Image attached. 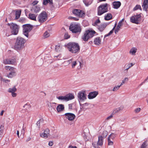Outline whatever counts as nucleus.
Returning a JSON list of instances; mask_svg holds the SVG:
<instances>
[{"label": "nucleus", "mask_w": 148, "mask_h": 148, "mask_svg": "<svg viewBox=\"0 0 148 148\" xmlns=\"http://www.w3.org/2000/svg\"><path fill=\"white\" fill-rule=\"evenodd\" d=\"M25 42V40L23 38L20 37H17L14 46L15 49L17 51L22 50L24 47Z\"/></svg>", "instance_id": "nucleus-1"}, {"label": "nucleus", "mask_w": 148, "mask_h": 148, "mask_svg": "<svg viewBox=\"0 0 148 148\" xmlns=\"http://www.w3.org/2000/svg\"><path fill=\"white\" fill-rule=\"evenodd\" d=\"M68 50L72 53H76L80 50L79 46L78 43L75 42H70L66 45Z\"/></svg>", "instance_id": "nucleus-2"}, {"label": "nucleus", "mask_w": 148, "mask_h": 148, "mask_svg": "<svg viewBox=\"0 0 148 148\" xmlns=\"http://www.w3.org/2000/svg\"><path fill=\"white\" fill-rule=\"evenodd\" d=\"M103 133L105 134V136H99L98 137V140L97 142H94L92 143V145L95 148H100L103 145V140L104 138H105L107 136V132L105 131L103 132Z\"/></svg>", "instance_id": "nucleus-3"}, {"label": "nucleus", "mask_w": 148, "mask_h": 148, "mask_svg": "<svg viewBox=\"0 0 148 148\" xmlns=\"http://www.w3.org/2000/svg\"><path fill=\"white\" fill-rule=\"evenodd\" d=\"M94 30H88L85 31L84 35L82 36V39L85 41H87L88 39L92 37L95 33Z\"/></svg>", "instance_id": "nucleus-4"}, {"label": "nucleus", "mask_w": 148, "mask_h": 148, "mask_svg": "<svg viewBox=\"0 0 148 148\" xmlns=\"http://www.w3.org/2000/svg\"><path fill=\"white\" fill-rule=\"evenodd\" d=\"M7 25L10 26L11 33L12 34L16 35L18 34L19 28L18 26L13 23H8Z\"/></svg>", "instance_id": "nucleus-5"}, {"label": "nucleus", "mask_w": 148, "mask_h": 148, "mask_svg": "<svg viewBox=\"0 0 148 148\" xmlns=\"http://www.w3.org/2000/svg\"><path fill=\"white\" fill-rule=\"evenodd\" d=\"M108 4L106 3L101 5L98 7L97 14L101 15L108 11Z\"/></svg>", "instance_id": "nucleus-6"}, {"label": "nucleus", "mask_w": 148, "mask_h": 148, "mask_svg": "<svg viewBox=\"0 0 148 148\" xmlns=\"http://www.w3.org/2000/svg\"><path fill=\"white\" fill-rule=\"evenodd\" d=\"M69 29L73 33H80L81 30L79 25L75 24L71 25L69 27Z\"/></svg>", "instance_id": "nucleus-7"}, {"label": "nucleus", "mask_w": 148, "mask_h": 148, "mask_svg": "<svg viewBox=\"0 0 148 148\" xmlns=\"http://www.w3.org/2000/svg\"><path fill=\"white\" fill-rule=\"evenodd\" d=\"M23 34L28 38L29 36V33L32 29V26L29 24H27L23 25Z\"/></svg>", "instance_id": "nucleus-8"}, {"label": "nucleus", "mask_w": 148, "mask_h": 148, "mask_svg": "<svg viewBox=\"0 0 148 148\" xmlns=\"http://www.w3.org/2000/svg\"><path fill=\"white\" fill-rule=\"evenodd\" d=\"M77 97L79 103L84 101L87 99L86 91L85 90L79 91L77 94Z\"/></svg>", "instance_id": "nucleus-9"}, {"label": "nucleus", "mask_w": 148, "mask_h": 148, "mask_svg": "<svg viewBox=\"0 0 148 148\" xmlns=\"http://www.w3.org/2000/svg\"><path fill=\"white\" fill-rule=\"evenodd\" d=\"M141 19V16L140 14H137L132 16L130 18V21L134 23L138 24Z\"/></svg>", "instance_id": "nucleus-10"}, {"label": "nucleus", "mask_w": 148, "mask_h": 148, "mask_svg": "<svg viewBox=\"0 0 148 148\" xmlns=\"http://www.w3.org/2000/svg\"><path fill=\"white\" fill-rule=\"evenodd\" d=\"M47 18V14L46 12L43 11L39 15L38 17V21L40 23L45 21Z\"/></svg>", "instance_id": "nucleus-11"}, {"label": "nucleus", "mask_w": 148, "mask_h": 148, "mask_svg": "<svg viewBox=\"0 0 148 148\" xmlns=\"http://www.w3.org/2000/svg\"><path fill=\"white\" fill-rule=\"evenodd\" d=\"M74 98V96L72 94H68L64 96H60L57 97L59 100L66 101L72 99Z\"/></svg>", "instance_id": "nucleus-12"}, {"label": "nucleus", "mask_w": 148, "mask_h": 148, "mask_svg": "<svg viewBox=\"0 0 148 148\" xmlns=\"http://www.w3.org/2000/svg\"><path fill=\"white\" fill-rule=\"evenodd\" d=\"M72 12L75 15L79 17L83 16L84 13L83 11L79 9H75L73 10Z\"/></svg>", "instance_id": "nucleus-13"}, {"label": "nucleus", "mask_w": 148, "mask_h": 148, "mask_svg": "<svg viewBox=\"0 0 148 148\" xmlns=\"http://www.w3.org/2000/svg\"><path fill=\"white\" fill-rule=\"evenodd\" d=\"M49 131V129L47 128L45 130L44 133L40 134V136L42 138H47L50 136Z\"/></svg>", "instance_id": "nucleus-14"}, {"label": "nucleus", "mask_w": 148, "mask_h": 148, "mask_svg": "<svg viewBox=\"0 0 148 148\" xmlns=\"http://www.w3.org/2000/svg\"><path fill=\"white\" fill-rule=\"evenodd\" d=\"M17 90V89L15 86H13L12 88H10L9 89L8 92L11 93L12 96L13 97H16L17 95V94L15 93Z\"/></svg>", "instance_id": "nucleus-15"}, {"label": "nucleus", "mask_w": 148, "mask_h": 148, "mask_svg": "<svg viewBox=\"0 0 148 148\" xmlns=\"http://www.w3.org/2000/svg\"><path fill=\"white\" fill-rule=\"evenodd\" d=\"M64 115L66 116V118L69 121H71L73 120L75 117V114L71 113H66Z\"/></svg>", "instance_id": "nucleus-16"}, {"label": "nucleus", "mask_w": 148, "mask_h": 148, "mask_svg": "<svg viewBox=\"0 0 148 148\" xmlns=\"http://www.w3.org/2000/svg\"><path fill=\"white\" fill-rule=\"evenodd\" d=\"M98 92L95 91L91 92L89 93L88 95V98L89 99H92L98 95Z\"/></svg>", "instance_id": "nucleus-17"}, {"label": "nucleus", "mask_w": 148, "mask_h": 148, "mask_svg": "<svg viewBox=\"0 0 148 148\" xmlns=\"http://www.w3.org/2000/svg\"><path fill=\"white\" fill-rule=\"evenodd\" d=\"M16 69L10 71L7 75V76L9 78H12L16 75Z\"/></svg>", "instance_id": "nucleus-18"}, {"label": "nucleus", "mask_w": 148, "mask_h": 148, "mask_svg": "<svg viewBox=\"0 0 148 148\" xmlns=\"http://www.w3.org/2000/svg\"><path fill=\"white\" fill-rule=\"evenodd\" d=\"M31 10L33 12L37 13L40 11V9L38 6H34L32 7Z\"/></svg>", "instance_id": "nucleus-19"}, {"label": "nucleus", "mask_w": 148, "mask_h": 148, "mask_svg": "<svg viewBox=\"0 0 148 148\" xmlns=\"http://www.w3.org/2000/svg\"><path fill=\"white\" fill-rule=\"evenodd\" d=\"M142 7L144 10L147 11L148 8V0H144Z\"/></svg>", "instance_id": "nucleus-20"}, {"label": "nucleus", "mask_w": 148, "mask_h": 148, "mask_svg": "<svg viewBox=\"0 0 148 148\" xmlns=\"http://www.w3.org/2000/svg\"><path fill=\"white\" fill-rule=\"evenodd\" d=\"M16 57H13L11 58H10V64L15 65L16 63Z\"/></svg>", "instance_id": "nucleus-21"}, {"label": "nucleus", "mask_w": 148, "mask_h": 148, "mask_svg": "<svg viewBox=\"0 0 148 148\" xmlns=\"http://www.w3.org/2000/svg\"><path fill=\"white\" fill-rule=\"evenodd\" d=\"M64 109V106L62 104H59L57 107V110L58 112H60Z\"/></svg>", "instance_id": "nucleus-22"}, {"label": "nucleus", "mask_w": 148, "mask_h": 148, "mask_svg": "<svg viewBox=\"0 0 148 148\" xmlns=\"http://www.w3.org/2000/svg\"><path fill=\"white\" fill-rule=\"evenodd\" d=\"M94 42L95 45H99L101 43V39L100 37H97L94 39Z\"/></svg>", "instance_id": "nucleus-23"}, {"label": "nucleus", "mask_w": 148, "mask_h": 148, "mask_svg": "<svg viewBox=\"0 0 148 148\" xmlns=\"http://www.w3.org/2000/svg\"><path fill=\"white\" fill-rule=\"evenodd\" d=\"M113 4L114 8L117 9L120 6L121 3L119 1H115L113 3Z\"/></svg>", "instance_id": "nucleus-24"}, {"label": "nucleus", "mask_w": 148, "mask_h": 148, "mask_svg": "<svg viewBox=\"0 0 148 148\" xmlns=\"http://www.w3.org/2000/svg\"><path fill=\"white\" fill-rule=\"evenodd\" d=\"M36 15H35L34 14L30 13L29 15V18L32 20L35 21H36Z\"/></svg>", "instance_id": "nucleus-25"}, {"label": "nucleus", "mask_w": 148, "mask_h": 148, "mask_svg": "<svg viewBox=\"0 0 148 148\" xmlns=\"http://www.w3.org/2000/svg\"><path fill=\"white\" fill-rule=\"evenodd\" d=\"M122 25V23H118V25H117L116 29L115 30V33L116 34L119 31Z\"/></svg>", "instance_id": "nucleus-26"}, {"label": "nucleus", "mask_w": 148, "mask_h": 148, "mask_svg": "<svg viewBox=\"0 0 148 148\" xmlns=\"http://www.w3.org/2000/svg\"><path fill=\"white\" fill-rule=\"evenodd\" d=\"M112 18V16L110 13H108L105 16L104 19L105 20L108 21L111 19Z\"/></svg>", "instance_id": "nucleus-27"}, {"label": "nucleus", "mask_w": 148, "mask_h": 148, "mask_svg": "<svg viewBox=\"0 0 148 148\" xmlns=\"http://www.w3.org/2000/svg\"><path fill=\"white\" fill-rule=\"evenodd\" d=\"M106 26V24H102L98 26V28L100 31H102L105 28Z\"/></svg>", "instance_id": "nucleus-28"}, {"label": "nucleus", "mask_w": 148, "mask_h": 148, "mask_svg": "<svg viewBox=\"0 0 148 148\" xmlns=\"http://www.w3.org/2000/svg\"><path fill=\"white\" fill-rule=\"evenodd\" d=\"M116 23L115 24L114 26V27H113L112 29L110 31V32L108 34H106L104 36V38L108 36H110L113 32V31L114 30L115 28V27L116 26Z\"/></svg>", "instance_id": "nucleus-29"}, {"label": "nucleus", "mask_w": 148, "mask_h": 148, "mask_svg": "<svg viewBox=\"0 0 148 148\" xmlns=\"http://www.w3.org/2000/svg\"><path fill=\"white\" fill-rule=\"evenodd\" d=\"M137 51V49L135 47H133L131 49L129 53L132 55H135V53Z\"/></svg>", "instance_id": "nucleus-30"}, {"label": "nucleus", "mask_w": 148, "mask_h": 148, "mask_svg": "<svg viewBox=\"0 0 148 148\" xmlns=\"http://www.w3.org/2000/svg\"><path fill=\"white\" fill-rule=\"evenodd\" d=\"M21 10H17L16 12V16L15 18V19H17L19 18L21 14Z\"/></svg>", "instance_id": "nucleus-31"}, {"label": "nucleus", "mask_w": 148, "mask_h": 148, "mask_svg": "<svg viewBox=\"0 0 148 148\" xmlns=\"http://www.w3.org/2000/svg\"><path fill=\"white\" fill-rule=\"evenodd\" d=\"M5 69L6 70L10 71L16 69L15 68L13 67L10 66H5Z\"/></svg>", "instance_id": "nucleus-32"}, {"label": "nucleus", "mask_w": 148, "mask_h": 148, "mask_svg": "<svg viewBox=\"0 0 148 148\" xmlns=\"http://www.w3.org/2000/svg\"><path fill=\"white\" fill-rule=\"evenodd\" d=\"M4 126L1 125L0 127V138L2 137L3 134Z\"/></svg>", "instance_id": "nucleus-33"}, {"label": "nucleus", "mask_w": 148, "mask_h": 148, "mask_svg": "<svg viewBox=\"0 0 148 148\" xmlns=\"http://www.w3.org/2000/svg\"><path fill=\"white\" fill-rule=\"evenodd\" d=\"M52 3V0H44L43 4L44 5H46L48 3L51 4Z\"/></svg>", "instance_id": "nucleus-34"}, {"label": "nucleus", "mask_w": 148, "mask_h": 148, "mask_svg": "<svg viewBox=\"0 0 148 148\" xmlns=\"http://www.w3.org/2000/svg\"><path fill=\"white\" fill-rule=\"evenodd\" d=\"M62 46L61 45L58 44L56 46L55 49L57 51H60L61 49Z\"/></svg>", "instance_id": "nucleus-35"}, {"label": "nucleus", "mask_w": 148, "mask_h": 148, "mask_svg": "<svg viewBox=\"0 0 148 148\" xmlns=\"http://www.w3.org/2000/svg\"><path fill=\"white\" fill-rule=\"evenodd\" d=\"M10 58H7L3 60V63L5 64H10Z\"/></svg>", "instance_id": "nucleus-36"}, {"label": "nucleus", "mask_w": 148, "mask_h": 148, "mask_svg": "<svg viewBox=\"0 0 148 148\" xmlns=\"http://www.w3.org/2000/svg\"><path fill=\"white\" fill-rule=\"evenodd\" d=\"M134 65V64L132 63H129L126 64L125 66V67L126 68L125 70H127L131 67L132 66Z\"/></svg>", "instance_id": "nucleus-37"}, {"label": "nucleus", "mask_w": 148, "mask_h": 148, "mask_svg": "<svg viewBox=\"0 0 148 148\" xmlns=\"http://www.w3.org/2000/svg\"><path fill=\"white\" fill-rule=\"evenodd\" d=\"M116 136V134L114 133L111 134L108 136V138L113 140Z\"/></svg>", "instance_id": "nucleus-38"}, {"label": "nucleus", "mask_w": 148, "mask_h": 148, "mask_svg": "<svg viewBox=\"0 0 148 148\" xmlns=\"http://www.w3.org/2000/svg\"><path fill=\"white\" fill-rule=\"evenodd\" d=\"M147 146V142L146 141H145L143 143L141 146L140 148H146Z\"/></svg>", "instance_id": "nucleus-39"}, {"label": "nucleus", "mask_w": 148, "mask_h": 148, "mask_svg": "<svg viewBox=\"0 0 148 148\" xmlns=\"http://www.w3.org/2000/svg\"><path fill=\"white\" fill-rule=\"evenodd\" d=\"M50 35V34L49 32L47 31L45 32L43 34V36L45 38H47L49 37Z\"/></svg>", "instance_id": "nucleus-40"}, {"label": "nucleus", "mask_w": 148, "mask_h": 148, "mask_svg": "<svg viewBox=\"0 0 148 148\" xmlns=\"http://www.w3.org/2000/svg\"><path fill=\"white\" fill-rule=\"evenodd\" d=\"M121 86H120V85L115 86L113 89L112 91L114 92L116 91Z\"/></svg>", "instance_id": "nucleus-41"}, {"label": "nucleus", "mask_w": 148, "mask_h": 148, "mask_svg": "<svg viewBox=\"0 0 148 148\" xmlns=\"http://www.w3.org/2000/svg\"><path fill=\"white\" fill-rule=\"evenodd\" d=\"M77 64V61H73L71 63V66L72 68H74Z\"/></svg>", "instance_id": "nucleus-42"}, {"label": "nucleus", "mask_w": 148, "mask_h": 148, "mask_svg": "<svg viewBox=\"0 0 148 148\" xmlns=\"http://www.w3.org/2000/svg\"><path fill=\"white\" fill-rule=\"evenodd\" d=\"M123 109V107L122 106H121L118 108H117L115 110V112H117L120 110H122Z\"/></svg>", "instance_id": "nucleus-43"}, {"label": "nucleus", "mask_w": 148, "mask_h": 148, "mask_svg": "<svg viewBox=\"0 0 148 148\" xmlns=\"http://www.w3.org/2000/svg\"><path fill=\"white\" fill-rule=\"evenodd\" d=\"M43 121V120L42 119H40L36 123V125L37 126H38V127H39L40 123H42Z\"/></svg>", "instance_id": "nucleus-44"}, {"label": "nucleus", "mask_w": 148, "mask_h": 148, "mask_svg": "<svg viewBox=\"0 0 148 148\" xmlns=\"http://www.w3.org/2000/svg\"><path fill=\"white\" fill-rule=\"evenodd\" d=\"M128 80V78L127 77H126L125 78V79L122 80V82L120 84V86H122L123 84H125V81H127Z\"/></svg>", "instance_id": "nucleus-45"}, {"label": "nucleus", "mask_w": 148, "mask_h": 148, "mask_svg": "<svg viewBox=\"0 0 148 148\" xmlns=\"http://www.w3.org/2000/svg\"><path fill=\"white\" fill-rule=\"evenodd\" d=\"M1 81L4 82L6 83H8L10 82V80L9 79H3L2 77H1Z\"/></svg>", "instance_id": "nucleus-46"}, {"label": "nucleus", "mask_w": 148, "mask_h": 148, "mask_svg": "<svg viewBox=\"0 0 148 148\" xmlns=\"http://www.w3.org/2000/svg\"><path fill=\"white\" fill-rule=\"evenodd\" d=\"M108 145H113V142L110 139L108 138Z\"/></svg>", "instance_id": "nucleus-47"}, {"label": "nucleus", "mask_w": 148, "mask_h": 148, "mask_svg": "<svg viewBox=\"0 0 148 148\" xmlns=\"http://www.w3.org/2000/svg\"><path fill=\"white\" fill-rule=\"evenodd\" d=\"M139 9H141V7L140 5H136L134 8L133 10L135 11Z\"/></svg>", "instance_id": "nucleus-48"}, {"label": "nucleus", "mask_w": 148, "mask_h": 148, "mask_svg": "<svg viewBox=\"0 0 148 148\" xmlns=\"http://www.w3.org/2000/svg\"><path fill=\"white\" fill-rule=\"evenodd\" d=\"M88 103H85L82 104L81 105L82 108H83V109L85 108V107L87 106L88 105Z\"/></svg>", "instance_id": "nucleus-49"}, {"label": "nucleus", "mask_w": 148, "mask_h": 148, "mask_svg": "<svg viewBox=\"0 0 148 148\" xmlns=\"http://www.w3.org/2000/svg\"><path fill=\"white\" fill-rule=\"evenodd\" d=\"M27 112V110L26 109H24V108L22 109L20 111V112L21 113H25Z\"/></svg>", "instance_id": "nucleus-50"}, {"label": "nucleus", "mask_w": 148, "mask_h": 148, "mask_svg": "<svg viewBox=\"0 0 148 148\" xmlns=\"http://www.w3.org/2000/svg\"><path fill=\"white\" fill-rule=\"evenodd\" d=\"M100 21L99 19L97 20L94 23V24L93 25L94 26L97 25L98 24H99L100 23Z\"/></svg>", "instance_id": "nucleus-51"}, {"label": "nucleus", "mask_w": 148, "mask_h": 148, "mask_svg": "<svg viewBox=\"0 0 148 148\" xmlns=\"http://www.w3.org/2000/svg\"><path fill=\"white\" fill-rule=\"evenodd\" d=\"M64 38L66 39H67L70 38V36L68 34V33H65L64 35Z\"/></svg>", "instance_id": "nucleus-52"}, {"label": "nucleus", "mask_w": 148, "mask_h": 148, "mask_svg": "<svg viewBox=\"0 0 148 148\" xmlns=\"http://www.w3.org/2000/svg\"><path fill=\"white\" fill-rule=\"evenodd\" d=\"M113 114H111L110 116L108 117L106 119V120H109L111 119L113 117Z\"/></svg>", "instance_id": "nucleus-53"}, {"label": "nucleus", "mask_w": 148, "mask_h": 148, "mask_svg": "<svg viewBox=\"0 0 148 148\" xmlns=\"http://www.w3.org/2000/svg\"><path fill=\"white\" fill-rule=\"evenodd\" d=\"M72 59H70L68 61H65V62L66 63L68 64H69L71 63H72Z\"/></svg>", "instance_id": "nucleus-54"}, {"label": "nucleus", "mask_w": 148, "mask_h": 148, "mask_svg": "<svg viewBox=\"0 0 148 148\" xmlns=\"http://www.w3.org/2000/svg\"><path fill=\"white\" fill-rule=\"evenodd\" d=\"M140 108H137L135 110V112L136 113H138L140 110Z\"/></svg>", "instance_id": "nucleus-55"}, {"label": "nucleus", "mask_w": 148, "mask_h": 148, "mask_svg": "<svg viewBox=\"0 0 148 148\" xmlns=\"http://www.w3.org/2000/svg\"><path fill=\"white\" fill-rule=\"evenodd\" d=\"M38 2V1H35L33 2L32 3V4L33 5V6H36V5Z\"/></svg>", "instance_id": "nucleus-56"}, {"label": "nucleus", "mask_w": 148, "mask_h": 148, "mask_svg": "<svg viewBox=\"0 0 148 148\" xmlns=\"http://www.w3.org/2000/svg\"><path fill=\"white\" fill-rule=\"evenodd\" d=\"M53 143L52 141H50L49 143V145L50 146H51L53 145Z\"/></svg>", "instance_id": "nucleus-57"}, {"label": "nucleus", "mask_w": 148, "mask_h": 148, "mask_svg": "<svg viewBox=\"0 0 148 148\" xmlns=\"http://www.w3.org/2000/svg\"><path fill=\"white\" fill-rule=\"evenodd\" d=\"M25 133V130L23 127L22 130L21 131V134L23 135Z\"/></svg>", "instance_id": "nucleus-58"}, {"label": "nucleus", "mask_w": 148, "mask_h": 148, "mask_svg": "<svg viewBox=\"0 0 148 148\" xmlns=\"http://www.w3.org/2000/svg\"><path fill=\"white\" fill-rule=\"evenodd\" d=\"M25 21V19L24 18H21L20 20V21H21L22 22H23V21Z\"/></svg>", "instance_id": "nucleus-59"}, {"label": "nucleus", "mask_w": 148, "mask_h": 148, "mask_svg": "<svg viewBox=\"0 0 148 148\" xmlns=\"http://www.w3.org/2000/svg\"><path fill=\"white\" fill-rule=\"evenodd\" d=\"M69 148H77L76 146H73L72 145H70L69 146Z\"/></svg>", "instance_id": "nucleus-60"}, {"label": "nucleus", "mask_w": 148, "mask_h": 148, "mask_svg": "<svg viewBox=\"0 0 148 148\" xmlns=\"http://www.w3.org/2000/svg\"><path fill=\"white\" fill-rule=\"evenodd\" d=\"M31 140V138L30 137H29L27 138L26 140V141L28 142L29 141Z\"/></svg>", "instance_id": "nucleus-61"}, {"label": "nucleus", "mask_w": 148, "mask_h": 148, "mask_svg": "<svg viewBox=\"0 0 148 148\" xmlns=\"http://www.w3.org/2000/svg\"><path fill=\"white\" fill-rule=\"evenodd\" d=\"M4 111L3 110L1 111L0 113V115L2 116L3 114Z\"/></svg>", "instance_id": "nucleus-62"}, {"label": "nucleus", "mask_w": 148, "mask_h": 148, "mask_svg": "<svg viewBox=\"0 0 148 148\" xmlns=\"http://www.w3.org/2000/svg\"><path fill=\"white\" fill-rule=\"evenodd\" d=\"M17 135L18 136V138H19V131L18 130H17V133H16Z\"/></svg>", "instance_id": "nucleus-63"}, {"label": "nucleus", "mask_w": 148, "mask_h": 148, "mask_svg": "<svg viewBox=\"0 0 148 148\" xmlns=\"http://www.w3.org/2000/svg\"><path fill=\"white\" fill-rule=\"evenodd\" d=\"M124 19H122L121 21H120L119 23H122L124 21Z\"/></svg>", "instance_id": "nucleus-64"}]
</instances>
